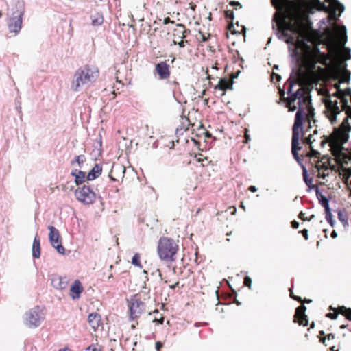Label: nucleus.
Masks as SVG:
<instances>
[{
    "label": "nucleus",
    "mask_w": 351,
    "mask_h": 351,
    "mask_svg": "<svg viewBox=\"0 0 351 351\" xmlns=\"http://www.w3.org/2000/svg\"><path fill=\"white\" fill-rule=\"evenodd\" d=\"M273 75L276 77L278 81H279L281 79L280 75H279L278 74L274 73Z\"/></svg>",
    "instance_id": "603ef678"
},
{
    "label": "nucleus",
    "mask_w": 351,
    "mask_h": 351,
    "mask_svg": "<svg viewBox=\"0 0 351 351\" xmlns=\"http://www.w3.org/2000/svg\"><path fill=\"white\" fill-rule=\"evenodd\" d=\"M109 177L112 180H115V179L111 175H109Z\"/></svg>",
    "instance_id": "13d9d810"
},
{
    "label": "nucleus",
    "mask_w": 351,
    "mask_h": 351,
    "mask_svg": "<svg viewBox=\"0 0 351 351\" xmlns=\"http://www.w3.org/2000/svg\"><path fill=\"white\" fill-rule=\"evenodd\" d=\"M248 190L252 193H255L257 191V188L255 186H250Z\"/></svg>",
    "instance_id": "c03bdc74"
},
{
    "label": "nucleus",
    "mask_w": 351,
    "mask_h": 351,
    "mask_svg": "<svg viewBox=\"0 0 351 351\" xmlns=\"http://www.w3.org/2000/svg\"><path fill=\"white\" fill-rule=\"evenodd\" d=\"M330 236H331V237H332V238L335 239V238H336V237H337V233L336 232V231H335V230H333V231L332 232V233H331V235H330Z\"/></svg>",
    "instance_id": "8fccbe9b"
},
{
    "label": "nucleus",
    "mask_w": 351,
    "mask_h": 351,
    "mask_svg": "<svg viewBox=\"0 0 351 351\" xmlns=\"http://www.w3.org/2000/svg\"><path fill=\"white\" fill-rule=\"evenodd\" d=\"M71 176H73L75 178V183L77 185H80V184H82L84 182L85 178H86V174L82 171H77V170H75V171H73L71 172Z\"/></svg>",
    "instance_id": "aec40b11"
},
{
    "label": "nucleus",
    "mask_w": 351,
    "mask_h": 351,
    "mask_svg": "<svg viewBox=\"0 0 351 351\" xmlns=\"http://www.w3.org/2000/svg\"><path fill=\"white\" fill-rule=\"evenodd\" d=\"M162 347V343L160 341H157L156 343V350L157 351H160Z\"/></svg>",
    "instance_id": "ea45409f"
},
{
    "label": "nucleus",
    "mask_w": 351,
    "mask_h": 351,
    "mask_svg": "<svg viewBox=\"0 0 351 351\" xmlns=\"http://www.w3.org/2000/svg\"><path fill=\"white\" fill-rule=\"evenodd\" d=\"M187 40H181L178 43L180 47H184L185 46V43H186Z\"/></svg>",
    "instance_id": "a18cd8bd"
},
{
    "label": "nucleus",
    "mask_w": 351,
    "mask_h": 351,
    "mask_svg": "<svg viewBox=\"0 0 351 351\" xmlns=\"http://www.w3.org/2000/svg\"><path fill=\"white\" fill-rule=\"evenodd\" d=\"M301 232H302L303 237H304V239L306 240H307L308 239V230L306 229H304V230H302Z\"/></svg>",
    "instance_id": "79ce46f5"
},
{
    "label": "nucleus",
    "mask_w": 351,
    "mask_h": 351,
    "mask_svg": "<svg viewBox=\"0 0 351 351\" xmlns=\"http://www.w3.org/2000/svg\"><path fill=\"white\" fill-rule=\"evenodd\" d=\"M112 277H113V275L111 274L108 276V280L111 279Z\"/></svg>",
    "instance_id": "4d7b16f0"
},
{
    "label": "nucleus",
    "mask_w": 351,
    "mask_h": 351,
    "mask_svg": "<svg viewBox=\"0 0 351 351\" xmlns=\"http://www.w3.org/2000/svg\"><path fill=\"white\" fill-rule=\"evenodd\" d=\"M315 218V215H311L309 218H306V221H311L313 219Z\"/></svg>",
    "instance_id": "5fc2aeb1"
},
{
    "label": "nucleus",
    "mask_w": 351,
    "mask_h": 351,
    "mask_svg": "<svg viewBox=\"0 0 351 351\" xmlns=\"http://www.w3.org/2000/svg\"><path fill=\"white\" fill-rule=\"evenodd\" d=\"M87 351H101L96 345H90L86 348Z\"/></svg>",
    "instance_id": "72a5a7b5"
},
{
    "label": "nucleus",
    "mask_w": 351,
    "mask_h": 351,
    "mask_svg": "<svg viewBox=\"0 0 351 351\" xmlns=\"http://www.w3.org/2000/svg\"><path fill=\"white\" fill-rule=\"evenodd\" d=\"M298 217L303 221L306 220V218L304 217V213L303 212L300 213Z\"/></svg>",
    "instance_id": "49530a36"
},
{
    "label": "nucleus",
    "mask_w": 351,
    "mask_h": 351,
    "mask_svg": "<svg viewBox=\"0 0 351 351\" xmlns=\"http://www.w3.org/2000/svg\"><path fill=\"white\" fill-rule=\"evenodd\" d=\"M305 142L310 145L311 149L312 152H313V156L317 157V155L319 154V153L317 151L314 150L313 149L312 141H311V135H310V136L305 140Z\"/></svg>",
    "instance_id": "c756f323"
},
{
    "label": "nucleus",
    "mask_w": 351,
    "mask_h": 351,
    "mask_svg": "<svg viewBox=\"0 0 351 351\" xmlns=\"http://www.w3.org/2000/svg\"><path fill=\"white\" fill-rule=\"evenodd\" d=\"M339 66L343 75V82H348L350 79V72L346 69L347 64L346 62L341 63Z\"/></svg>",
    "instance_id": "4be33fe9"
},
{
    "label": "nucleus",
    "mask_w": 351,
    "mask_h": 351,
    "mask_svg": "<svg viewBox=\"0 0 351 351\" xmlns=\"http://www.w3.org/2000/svg\"><path fill=\"white\" fill-rule=\"evenodd\" d=\"M334 338H335V335L332 333H330L326 337H325L323 340H321V341L323 343H324L326 339H327L328 340H330V339H333Z\"/></svg>",
    "instance_id": "e433bc0d"
},
{
    "label": "nucleus",
    "mask_w": 351,
    "mask_h": 351,
    "mask_svg": "<svg viewBox=\"0 0 351 351\" xmlns=\"http://www.w3.org/2000/svg\"><path fill=\"white\" fill-rule=\"evenodd\" d=\"M102 167L100 165L96 164L93 169L89 171L87 175V180L88 181L93 180L98 178L101 173Z\"/></svg>",
    "instance_id": "f3484780"
},
{
    "label": "nucleus",
    "mask_w": 351,
    "mask_h": 351,
    "mask_svg": "<svg viewBox=\"0 0 351 351\" xmlns=\"http://www.w3.org/2000/svg\"><path fill=\"white\" fill-rule=\"evenodd\" d=\"M44 319V314L39 306H35L29 309L25 314L24 323L31 328L39 326Z\"/></svg>",
    "instance_id": "423d86ee"
},
{
    "label": "nucleus",
    "mask_w": 351,
    "mask_h": 351,
    "mask_svg": "<svg viewBox=\"0 0 351 351\" xmlns=\"http://www.w3.org/2000/svg\"><path fill=\"white\" fill-rule=\"evenodd\" d=\"M49 239L52 246L56 248L59 254H64V247L61 244L60 241V237L58 230L53 226H49Z\"/></svg>",
    "instance_id": "6e6552de"
},
{
    "label": "nucleus",
    "mask_w": 351,
    "mask_h": 351,
    "mask_svg": "<svg viewBox=\"0 0 351 351\" xmlns=\"http://www.w3.org/2000/svg\"><path fill=\"white\" fill-rule=\"evenodd\" d=\"M340 328H346V326H345V325H341V326H340Z\"/></svg>",
    "instance_id": "0e129e2a"
},
{
    "label": "nucleus",
    "mask_w": 351,
    "mask_h": 351,
    "mask_svg": "<svg viewBox=\"0 0 351 351\" xmlns=\"http://www.w3.org/2000/svg\"><path fill=\"white\" fill-rule=\"evenodd\" d=\"M334 9V12H339V15L344 11V6L338 0H327Z\"/></svg>",
    "instance_id": "412c9836"
},
{
    "label": "nucleus",
    "mask_w": 351,
    "mask_h": 351,
    "mask_svg": "<svg viewBox=\"0 0 351 351\" xmlns=\"http://www.w3.org/2000/svg\"><path fill=\"white\" fill-rule=\"evenodd\" d=\"M130 317L132 319L138 317L145 309V304L137 298H132L129 302Z\"/></svg>",
    "instance_id": "9d476101"
},
{
    "label": "nucleus",
    "mask_w": 351,
    "mask_h": 351,
    "mask_svg": "<svg viewBox=\"0 0 351 351\" xmlns=\"http://www.w3.org/2000/svg\"><path fill=\"white\" fill-rule=\"evenodd\" d=\"M320 10L328 12L329 8L326 6L324 3H320Z\"/></svg>",
    "instance_id": "c9c22d12"
},
{
    "label": "nucleus",
    "mask_w": 351,
    "mask_h": 351,
    "mask_svg": "<svg viewBox=\"0 0 351 351\" xmlns=\"http://www.w3.org/2000/svg\"><path fill=\"white\" fill-rule=\"evenodd\" d=\"M59 351H66V349H64V350H60Z\"/></svg>",
    "instance_id": "774afa93"
},
{
    "label": "nucleus",
    "mask_w": 351,
    "mask_h": 351,
    "mask_svg": "<svg viewBox=\"0 0 351 351\" xmlns=\"http://www.w3.org/2000/svg\"><path fill=\"white\" fill-rule=\"evenodd\" d=\"M326 213V220L330 223V225L333 227L335 224V221L332 219V215L331 213L330 209L328 210V211H325Z\"/></svg>",
    "instance_id": "c85d7f7f"
},
{
    "label": "nucleus",
    "mask_w": 351,
    "mask_h": 351,
    "mask_svg": "<svg viewBox=\"0 0 351 351\" xmlns=\"http://www.w3.org/2000/svg\"><path fill=\"white\" fill-rule=\"evenodd\" d=\"M171 22V19L169 18H165L164 20V23L167 24Z\"/></svg>",
    "instance_id": "3c124183"
},
{
    "label": "nucleus",
    "mask_w": 351,
    "mask_h": 351,
    "mask_svg": "<svg viewBox=\"0 0 351 351\" xmlns=\"http://www.w3.org/2000/svg\"><path fill=\"white\" fill-rule=\"evenodd\" d=\"M280 39H285L288 44H292L297 48L302 47L304 50L303 54H300L298 49L294 50L291 54L293 61L295 65L292 69L291 73L287 80V94L289 97L286 99L287 107L289 111L293 112L297 109L295 102L298 99L297 104L298 109L295 114V121L293 125V133L291 139V152L294 159L298 162L300 157L298 151L302 149L300 144V134L302 136V125L305 110L309 112L313 110L311 105V99L308 95L301 88H298L295 93H292L294 84H298L302 70L313 72L318 62L317 56L311 51L310 43L312 42L311 36L306 32L298 31L291 23L287 24L285 27H281L278 32Z\"/></svg>",
    "instance_id": "f257e3e1"
},
{
    "label": "nucleus",
    "mask_w": 351,
    "mask_h": 351,
    "mask_svg": "<svg viewBox=\"0 0 351 351\" xmlns=\"http://www.w3.org/2000/svg\"><path fill=\"white\" fill-rule=\"evenodd\" d=\"M252 280L249 276H245L244 278V285L246 287L251 288Z\"/></svg>",
    "instance_id": "f704fd0d"
},
{
    "label": "nucleus",
    "mask_w": 351,
    "mask_h": 351,
    "mask_svg": "<svg viewBox=\"0 0 351 351\" xmlns=\"http://www.w3.org/2000/svg\"><path fill=\"white\" fill-rule=\"evenodd\" d=\"M178 43H177L176 41L173 40V45H178Z\"/></svg>",
    "instance_id": "338daca9"
},
{
    "label": "nucleus",
    "mask_w": 351,
    "mask_h": 351,
    "mask_svg": "<svg viewBox=\"0 0 351 351\" xmlns=\"http://www.w3.org/2000/svg\"><path fill=\"white\" fill-rule=\"evenodd\" d=\"M178 285H179V282H177L176 284H174V285H171V286H170V288H171V289H175L177 286H178Z\"/></svg>",
    "instance_id": "864d4df0"
},
{
    "label": "nucleus",
    "mask_w": 351,
    "mask_h": 351,
    "mask_svg": "<svg viewBox=\"0 0 351 351\" xmlns=\"http://www.w3.org/2000/svg\"><path fill=\"white\" fill-rule=\"evenodd\" d=\"M99 75L97 67L93 65H85L75 72L71 81V88L75 92L88 88L95 82Z\"/></svg>",
    "instance_id": "7ed1b4c3"
},
{
    "label": "nucleus",
    "mask_w": 351,
    "mask_h": 351,
    "mask_svg": "<svg viewBox=\"0 0 351 351\" xmlns=\"http://www.w3.org/2000/svg\"><path fill=\"white\" fill-rule=\"evenodd\" d=\"M235 302L237 305H240V302L239 301L236 300Z\"/></svg>",
    "instance_id": "680f3d73"
},
{
    "label": "nucleus",
    "mask_w": 351,
    "mask_h": 351,
    "mask_svg": "<svg viewBox=\"0 0 351 351\" xmlns=\"http://www.w3.org/2000/svg\"><path fill=\"white\" fill-rule=\"evenodd\" d=\"M86 161V158L84 155H79L76 156L73 160H72L71 164L74 165L75 163H77V165L80 168L82 167L84 163Z\"/></svg>",
    "instance_id": "bb28decb"
},
{
    "label": "nucleus",
    "mask_w": 351,
    "mask_h": 351,
    "mask_svg": "<svg viewBox=\"0 0 351 351\" xmlns=\"http://www.w3.org/2000/svg\"><path fill=\"white\" fill-rule=\"evenodd\" d=\"M271 3L276 9H279L281 6V0H271Z\"/></svg>",
    "instance_id": "473e14b6"
},
{
    "label": "nucleus",
    "mask_w": 351,
    "mask_h": 351,
    "mask_svg": "<svg viewBox=\"0 0 351 351\" xmlns=\"http://www.w3.org/2000/svg\"><path fill=\"white\" fill-rule=\"evenodd\" d=\"M178 250V245L173 239L163 237L158 243V252L161 259L173 261Z\"/></svg>",
    "instance_id": "20e7f679"
},
{
    "label": "nucleus",
    "mask_w": 351,
    "mask_h": 351,
    "mask_svg": "<svg viewBox=\"0 0 351 351\" xmlns=\"http://www.w3.org/2000/svg\"><path fill=\"white\" fill-rule=\"evenodd\" d=\"M341 308L344 311L343 313L346 316V317L351 320V309L346 308L344 306L341 307Z\"/></svg>",
    "instance_id": "7c9ffc66"
},
{
    "label": "nucleus",
    "mask_w": 351,
    "mask_h": 351,
    "mask_svg": "<svg viewBox=\"0 0 351 351\" xmlns=\"http://www.w3.org/2000/svg\"><path fill=\"white\" fill-rule=\"evenodd\" d=\"M316 195L319 200V204L324 207V211L330 210L329 201L326 196L319 192L318 188H317Z\"/></svg>",
    "instance_id": "6ab92c4d"
},
{
    "label": "nucleus",
    "mask_w": 351,
    "mask_h": 351,
    "mask_svg": "<svg viewBox=\"0 0 351 351\" xmlns=\"http://www.w3.org/2000/svg\"><path fill=\"white\" fill-rule=\"evenodd\" d=\"M70 296L73 299H78L83 291V287L79 280H75L70 289Z\"/></svg>",
    "instance_id": "2eb2a0df"
},
{
    "label": "nucleus",
    "mask_w": 351,
    "mask_h": 351,
    "mask_svg": "<svg viewBox=\"0 0 351 351\" xmlns=\"http://www.w3.org/2000/svg\"><path fill=\"white\" fill-rule=\"evenodd\" d=\"M154 73L158 76L159 80H167L171 75L170 66L167 61H161L156 64Z\"/></svg>",
    "instance_id": "9b49d317"
},
{
    "label": "nucleus",
    "mask_w": 351,
    "mask_h": 351,
    "mask_svg": "<svg viewBox=\"0 0 351 351\" xmlns=\"http://www.w3.org/2000/svg\"><path fill=\"white\" fill-rule=\"evenodd\" d=\"M326 114L332 124L337 122V116L341 114V110L338 106L337 100L332 101L330 100L326 104Z\"/></svg>",
    "instance_id": "1a4fd4ad"
},
{
    "label": "nucleus",
    "mask_w": 351,
    "mask_h": 351,
    "mask_svg": "<svg viewBox=\"0 0 351 351\" xmlns=\"http://www.w3.org/2000/svg\"><path fill=\"white\" fill-rule=\"evenodd\" d=\"M306 307L304 305L298 306L295 310L294 315V322H298L300 325L306 326L308 325L307 316L305 315Z\"/></svg>",
    "instance_id": "ddd939ff"
},
{
    "label": "nucleus",
    "mask_w": 351,
    "mask_h": 351,
    "mask_svg": "<svg viewBox=\"0 0 351 351\" xmlns=\"http://www.w3.org/2000/svg\"><path fill=\"white\" fill-rule=\"evenodd\" d=\"M274 69H278V65H275L274 66Z\"/></svg>",
    "instance_id": "bf43d9fd"
},
{
    "label": "nucleus",
    "mask_w": 351,
    "mask_h": 351,
    "mask_svg": "<svg viewBox=\"0 0 351 351\" xmlns=\"http://www.w3.org/2000/svg\"><path fill=\"white\" fill-rule=\"evenodd\" d=\"M338 219L343 223L344 227H346L348 226V217H347V215L344 212H343L341 210H339L338 212Z\"/></svg>",
    "instance_id": "a878e982"
},
{
    "label": "nucleus",
    "mask_w": 351,
    "mask_h": 351,
    "mask_svg": "<svg viewBox=\"0 0 351 351\" xmlns=\"http://www.w3.org/2000/svg\"><path fill=\"white\" fill-rule=\"evenodd\" d=\"M32 256L34 258H39L40 256V238L36 235L32 245Z\"/></svg>",
    "instance_id": "a211bd4d"
},
{
    "label": "nucleus",
    "mask_w": 351,
    "mask_h": 351,
    "mask_svg": "<svg viewBox=\"0 0 351 351\" xmlns=\"http://www.w3.org/2000/svg\"><path fill=\"white\" fill-rule=\"evenodd\" d=\"M291 227H292L293 228H294V229H297V228H298V227H299V223H298V221H295V220H294V221H293L291 222Z\"/></svg>",
    "instance_id": "a19ab883"
},
{
    "label": "nucleus",
    "mask_w": 351,
    "mask_h": 351,
    "mask_svg": "<svg viewBox=\"0 0 351 351\" xmlns=\"http://www.w3.org/2000/svg\"><path fill=\"white\" fill-rule=\"evenodd\" d=\"M92 25L94 26L101 25L104 22L103 15L100 13H96L91 16Z\"/></svg>",
    "instance_id": "5701e85b"
},
{
    "label": "nucleus",
    "mask_w": 351,
    "mask_h": 351,
    "mask_svg": "<svg viewBox=\"0 0 351 351\" xmlns=\"http://www.w3.org/2000/svg\"><path fill=\"white\" fill-rule=\"evenodd\" d=\"M339 42L343 47V55L345 60H349L351 59V50L350 48L345 47V44L347 42L346 28L344 25H342L339 28Z\"/></svg>",
    "instance_id": "f8f14e48"
},
{
    "label": "nucleus",
    "mask_w": 351,
    "mask_h": 351,
    "mask_svg": "<svg viewBox=\"0 0 351 351\" xmlns=\"http://www.w3.org/2000/svg\"><path fill=\"white\" fill-rule=\"evenodd\" d=\"M225 16L227 19L232 21L234 19V14L232 11L227 10L225 12Z\"/></svg>",
    "instance_id": "2f4dec72"
},
{
    "label": "nucleus",
    "mask_w": 351,
    "mask_h": 351,
    "mask_svg": "<svg viewBox=\"0 0 351 351\" xmlns=\"http://www.w3.org/2000/svg\"><path fill=\"white\" fill-rule=\"evenodd\" d=\"M232 85L230 82L226 79H221L219 80L218 84L215 86V88H219L221 90H226Z\"/></svg>",
    "instance_id": "b1692460"
},
{
    "label": "nucleus",
    "mask_w": 351,
    "mask_h": 351,
    "mask_svg": "<svg viewBox=\"0 0 351 351\" xmlns=\"http://www.w3.org/2000/svg\"><path fill=\"white\" fill-rule=\"evenodd\" d=\"M290 294H291V296L294 298L295 300H298V301H300L301 300V298L300 297H294L292 295V291L291 289H290Z\"/></svg>",
    "instance_id": "09e8293b"
},
{
    "label": "nucleus",
    "mask_w": 351,
    "mask_h": 351,
    "mask_svg": "<svg viewBox=\"0 0 351 351\" xmlns=\"http://www.w3.org/2000/svg\"><path fill=\"white\" fill-rule=\"evenodd\" d=\"M247 130H246V132L245 133V140H244L245 143H247L250 141V135H248L247 134Z\"/></svg>",
    "instance_id": "37998d69"
},
{
    "label": "nucleus",
    "mask_w": 351,
    "mask_h": 351,
    "mask_svg": "<svg viewBox=\"0 0 351 351\" xmlns=\"http://www.w3.org/2000/svg\"><path fill=\"white\" fill-rule=\"evenodd\" d=\"M230 5H237V6H239V8H241V4H240V3H239V2H238V1H232V2L230 3Z\"/></svg>",
    "instance_id": "de8ad7c7"
},
{
    "label": "nucleus",
    "mask_w": 351,
    "mask_h": 351,
    "mask_svg": "<svg viewBox=\"0 0 351 351\" xmlns=\"http://www.w3.org/2000/svg\"><path fill=\"white\" fill-rule=\"evenodd\" d=\"M76 199L85 205L92 204L95 202L97 193L90 186L84 184L82 186H78L75 191Z\"/></svg>",
    "instance_id": "39448f33"
},
{
    "label": "nucleus",
    "mask_w": 351,
    "mask_h": 351,
    "mask_svg": "<svg viewBox=\"0 0 351 351\" xmlns=\"http://www.w3.org/2000/svg\"><path fill=\"white\" fill-rule=\"evenodd\" d=\"M23 15V10H16L8 17L7 25L10 33H14L15 35L19 33L22 28Z\"/></svg>",
    "instance_id": "0eeeda50"
},
{
    "label": "nucleus",
    "mask_w": 351,
    "mask_h": 351,
    "mask_svg": "<svg viewBox=\"0 0 351 351\" xmlns=\"http://www.w3.org/2000/svg\"><path fill=\"white\" fill-rule=\"evenodd\" d=\"M163 319H155L156 322L160 323V324H162L163 322Z\"/></svg>",
    "instance_id": "6e6d98bb"
},
{
    "label": "nucleus",
    "mask_w": 351,
    "mask_h": 351,
    "mask_svg": "<svg viewBox=\"0 0 351 351\" xmlns=\"http://www.w3.org/2000/svg\"><path fill=\"white\" fill-rule=\"evenodd\" d=\"M302 176H303L304 181L306 183V184L309 188L313 187V178L308 177L306 169V167L304 166H302Z\"/></svg>",
    "instance_id": "393cba45"
},
{
    "label": "nucleus",
    "mask_w": 351,
    "mask_h": 351,
    "mask_svg": "<svg viewBox=\"0 0 351 351\" xmlns=\"http://www.w3.org/2000/svg\"><path fill=\"white\" fill-rule=\"evenodd\" d=\"M342 95H345V97H346V95H348V96H350V97H351V88H347L345 90V91H344V94H343V93H342Z\"/></svg>",
    "instance_id": "58836bf2"
},
{
    "label": "nucleus",
    "mask_w": 351,
    "mask_h": 351,
    "mask_svg": "<svg viewBox=\"0 0 351 351\" xmlns=\"http://www.w3.org/2000/svg\"><path fill=\"white\" fill-rule=\"evenodd\" d=\"M284 95H285V92L282 90V95H281V96H282V97H283V96H284Z\"/></svg>",
    "instance_id": "69168bd1"
},
{
    "label": "nucleus",
    "mask_w": 351,
    "mask_h": 351,
    "mask_svg": "<svg viewBox=\"0 0 351 351\" xmlns=\"http://www.w3.org/2000/svg\"><path fill=\"white\" fill-rule=\"evenodd\" d=\"M340 95L338 96L342 104L343 110L345 111L346 117L343 119L339 128H335L332 134L327 138L326 141L323 140L321 145L324 146L328 143L332 155L336 158L340 166L351 173V149H346L343 145L349 138V132L351 131V125L348 121L351 119V106L345 95H342V90H340Z\"/></svg>",
    "instance_id": "f03ea898"
},
{
    "label": "nucleus",
    "mask_w": 351,
    "mask_h": 351,
    "mask_svg": "<svg viewBox=\"0 0 351 351\" xmlns=\"http://www.w3.org/2000/svg\"><path fill=\"white\" fill-rule=\"evenodd\" d=\"M69 282V279L66 276H53L51 278L52 286L59 290H62L66 288Z\"/></svg>",
    "instance_id": "4468645a"
},
{
    "label": "nucleus",
    "mask_w": 351,
    "mask_h": 351,
    "mask_svg": "<svg viewBox=\"0 0 351 351\" xmlns=\"http://www.w3.org/2000/svg\"><path fill=\"white\" fill-rule=\"evenodd\" d=\"M241 207L243 209H244V210L245 209V206H244V205H243V204H241Z\"/></svg>",
    "instance_id": "052dcab7"
},
{
    "label": "nucleus",
    "mask_w": 351,
    "mask_h": 351,
    "mask_svg": "<svg viewBox=\"0 0 351 351\" xmlns=\"http://www.w3.org/2000/svg\"><path fill=\"white\" fill-rule=\"evenodd\" d=\"M132 264L140 268L142 267L140 261V255L136 253L134 255V256L132 258Z\"/></svg>",
    "instance_id": "cd10ccee"
},
{
    "label": "nucleus",
    "mask_w": 351,
    "mask_h": 351,
    "mask_svg": "<svg viewBox=\"0 0 351 351\" xmlns=\"http://www.w3.org/2000/svg\"><path fill=\"white\" fill-rule=\"evenodd\" d=\"M326 317L332 319H335L337 317V314H335V313H328L327 315H326Z\"/></svg>",
    "instance_id": "4c0bfd02"
},
{
    "label": "nucleus",
    "mask_w": 351,
    "mask_h": 351,
    "mask_svg": "<svg viewBox=\"0 0 351 351\" xmlns=\"http://www.w3.org/2000/svg\"><path fill=\"white\" fill-rule=\"evenodd\" d=\"M16 108L19 110V112H21V106H17Z\"/></svg>",
    "instance_id": "e2e57ef3"
},
{
    "label": "nucleus",
    "mask_w": 351,
    "mask_h": 351,
    "mask_svg": "<svg viewBox=\"0 0 351 351\" xmlns=\"http://www.w3.org/2000/svg\"><path fill=\"white\" fill-rule=\"evenodd\" d=\"M101 315L97 313H92L88 317V322L95 331L101 325Z\"/></svg>",
    "instance_id": "dca6fc26"
}]
</instances>
